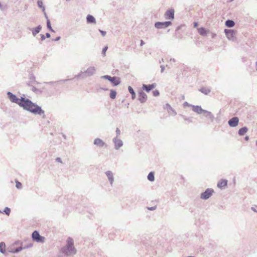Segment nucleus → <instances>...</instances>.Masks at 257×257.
Listing matches in <instances>:
<instances>
[{"label": "nucleus", "instance_id": "nucleus-1", "mask_svg": "<svg viewBox=\"0 0 257 257\" xmlns=\"http://www.w3.org/2000/svg\"><path fill=\"white\" fill-rule=\"evenodd\" d=\"M7 96L12 102L18 104L24 110L35 114L42 116L43 118L45 117V112L41 107L36 103H33L29 99L24 97H21V98H19L16 95L10 91L7 92Z\"/></svg>", "mask_w": 257, "mask_h": 257}, {"label": "nucleus", "instance_id": "nucleus-2", "mask_svg": "<svg viewBox=\"0 0 257 257\" xmlns=\"http://www.w3.org/2000/svg\"><path fill=\"white\" fill-rule=\"evenodd\" d=\"M61 252L67 256L71 255L76 253V249L73 246V240L71 237L67 239L66 245L61 248Z\"/></svg>", "mask_w": 257, "mask_h": 257}, {"label": "nucleus", "instance_id": "nucleus-3", "mask_svg": "<svg viewBox=\"0 0 257 257\" xmlns=\"http://www.w3.org/2000/svg\"><path fill=\"white\" fill-rule=\"evenodd\" d=\"M214 193V190L212 188H208L206 190L201 193L200 194V198L202 200H207L209 199Z\"/></svg>", "mask_w": 257, "mask_h": 257}, {"label": "nucleus", "instance_id": "nucleus-4", "mask_svg": "<svg viewBox=\"0 0 257 257\" xmlns=\"http://www.w3.org/2000/svg\"><path fill=\"white\" fill-rule=\"evenodd\" d=\"M33 240L37 242L43 243L44 242L45 237L40 235L39 232L37 230H35L32 234Z\"/></svg>", "mask_w": 257, "mask_h": 257}, {"label": "nucleus", "instance_id": "nucleus-5", "mask_svg": "<svg viewBox=\"0 0 257 257\" xmlns=\"http://www.w3.org/2000/svg\"><path fill=\"white\" fill-rule=\"evenodd\" d=\"M172 24L171 21L157 22L155 23V27L158 29H165L171 26Z\"/></svg>", "mask_w": 257, "mask_h": 257}, {"label": "nucleus", "instance_id": "nucleus-6", "mask_svg": "<svg viewBox=\"0 0 257 257\" xmlns=\"http://www.w3.org/2000/svg\"><path fill=\"white\" fill-rule=\"evenodd\" d=\"M236 31L230 29H225L224 33L226 35V37L231 41H234L235 39V35L236 34Z\"/></svg>", "mask_w": 257, "mask_h": 257}, {"label": "nucleus", "instance_id": "nucleus-7", "mask_svg": "<svg viewBox=\"0 0 257 257\" xmlns=\"http://www.w3.org/2000/svg\"><path fill=\"white\" fill-rule=\"evenodd\" d=\"M115 150H118L123 145V142L119 138L114 137L112 139Z\"/></svg>", "mask_w": 257, "mask_h": 257}, {"label": "nucleus", "instance_id": "nucleus-8", "mask_svg": "<svg viewBox=\"0 0 257 257\" xmlns=\"http://www.w3.org/2000/svg\"><path fill=\"white\" fill-rule=\"evenodd\" d=\"M175 11L173 9H170L166 11L164 14V17L166 20H173L174 19Z\"/></svg>", "mask_w": 257, "mask_h": 257}, {"label": "nucleus", "instance_id": "nucleus-9", "mask_svg": "<svg viewBox=\"0 0 257 257\" xmlns=\"http://www.w3.org/2000/svg\"><path fill=\"white\" fill-rule=\"evenodd\" d=\"M96 71V69L94 66H90L84 72V75L86 77L91 76L95 74Z\"/></svg>", "mask_w": 257, "mask_h": 257}, {"label": "nucleus", "instance_id": "nucleus-10", "mask_svg": "<svg viewBox=\"0 0 257 257\" xmlns=\"http://www.w3.org/2000/svg\"><path fill=\"white\" fill-rule=\"evenodd\" d=\"M239 123V119L236 116H234L230 119L228 121V125L232 127L237 126Z\"/></svg>", "mask_w": 257, "mask_h": 257}, {"label": "nucleus", "instance_id": "nucleus-11", "mask_svg": "<svg viewBox=\"0 0 257 257\" xmlns=\"http://www.w3.org/2000/svg\"><path fill=\"white\" fill-rule=\"evenodd\" d=\"M93 144L97 147L102 148L107 146L106 144L99 138H96L94 140Z\"/></svg>", "mask_w": 257, "mask_h": 257}, {"label": "nucleus", "instance_id": "nucleus-12", "mask_svg": "<svg viewBox=\"0 0 257 257\" xmlns=\"http://www.w3.org/2000/svg\"><path fill=\"white\" fill-rule=\"evenodd\" d=\"M147 99V94L142 90L139 92V97L138 100L141 103H145Z\"/></svg>", "mask_w": 257, "mask_h": 257}, {"label": "nucleus", "instance_id": "nucleus-13", "mask_svg": "<svg viewBox=\"0 0 257 257\" xmlns=\"http://www.w3.org/2000/svg\"><path fill=\"white\" fill-rule=\"evenodd\" d=\"M157 86L156 83H154L151 84H143L142 88L144 90H145L147 92H150L151 90L155 88Z\"/></svg>", "mask_w": 257, "mask_h": 257}, {"label": "nucleus", "instance_id": "nucleus-14", "mask_svg": "<svg viewBox=\"0 0 257 257\" xmlns=\"http://www.w3.org/2000/svg\"><path fill=\"white\" fill-rule=\"evenodd\" d=\"M192 110L198 114L204 113L205 109H203L199 105H192Z\"/></svg>", "mask_w": 257, "mask_h": 257}, {"label": "nucleus", "instance_id": "nucleus-15", "mask_svg": "<svg viewBox=\"0 0 257 257\" xmlns=\"http://www.w3.org/2000/svg\"><path fill=\"white\" fill-rule=\"evenodd\" d=\"M28 29L32 32L33 36L35 37L41 31L42 26L39 25L36 28H28Z\"/></svg>", "mask_w": 257, "mask_h": 257}, {"label": "nucleus", "instance_id": "nucleus-16", "mask_svg": "<svg viewBox=\"0 0 257 257\" xmlns=\"http://www.w3.org/2000/svg\"><path fill=\"white\" fill-rule=\"evenodd\" d=\"M105 174L107 176L110 185H112L114 181V177L113 173L111 171H107L106 172H105Z\"/></svg>", "mask_w": 257, "mask_h": 257}, {"label": "nucleus", "instance_id": "nucleus-17", "mask_svg": "<svg viewBox=\"0 0 257 257\" xmlns=\"http://www.w3.org/2000/svg\"><path fill=\"white\" fill-rule=\"evenodd\" d=\"M203 114L205 117L209 119L211 121H213L214 119V116L210 111L205 110L204 113Z\"/></svg>", "mask_w": 257, "mask_h": 257}, {"label": "nucleus", "instance_id": "nucleus-18", "mask_svg": "<svg viewBox=\"0 0 257 257\" xmlns=\"http://www.w3.org/2000/svg\"><path fill=\"white\" fill-rule=\"evenodd\" d=\"M227 185V180L225 179L220 180L217 183V187L220 189L226 186Z\"/></svg>", "mask_w": 257, "mask_h": 257}, {"label": "nucleus", "instance_id": "nucleus-19", "mask_svg": "<svg viewBox=\"0 0 257 257\" xmlns=\"http://www.w3.org/2000/svg\"><path fill=\"white\" fill-rule=\"evenodd\" d=\"M166 108L168 111V113L171 115H176L177 114V112L175 110L171 107V106L169 104H166Z\"/></svg>", "mask_w": 257, "mask_h": 257}, {"label": "nucleus", "instance_id": "nucleus-20", "mask_svg": "<svg viewBox=\"0 0 257 257\" xmlns=\"http://www.w3.org/2000/svg\"><path fill=\"white\" fill-rule=\"evenodd\" d=\"M110 82L113 86H117L120 83V79L116 76L112 77V79L111 80Z\"/></svg>", "mask_w": 257, "mask_h": 257}, {"label": "nucleus", "instance_id": "nucleus-21", "mask_svg": "<svg viewBox=\"0 0 257 257\" xmlns=\"http://www.w3.org/2000/svg\"><path fill=\"white\" fill-rule=\"evenodd\" d=\"M86 21L87 23L89 24H96V20L95 18L90 15H88L86 17Z\"/></svg>", "mask_w": 257, "mask_h": 257}, {"label": "nucleus", "instance_id": "nucleus-22", "mask_svg": "<svg viewBox=\"0 0 257 257\" xmlns=\"http://www.w3.org/2000/svg\"><path fill=\"white\" fill-rule=\"evenodd\" d=\"M225 26L228 28H232L235 25L234 22L232 20H227L225 23Z\"/></svg>", "mask_w": 257, "mask_h": 257}, {"label": "nucleus", "instance_id": "nucleus-23", "mask_svg": "<svg viewBox=\"0 0 257 257\" xmlns=\"http://www.w3.org/2000/svg\"><path fill=\"white\" fill-rule=\"evenodd\" d=\"M248 128L246 126L240 128L238 131V135L240 136H243L247 131Z\"/></svg>", "mask_w": 257, "mask_h": 257}, {"label": "nucleus", "instance_id": "nucleus-24", "mask_svg": "<svg viewBox=\"0 0 257 257\" xmlns=\"http://www.w3.org/2000/svg\"><path fill=\"white\" fill-rule=\"evenodd\" d=\"M198 32L201 36H206L207 34V30L203 27H201L198 29Z\"/></svg>", "mask_w": 257, "mask_h": 257}, {"label": "nucleus", "instance_id": "nucleus-25", "mask_svg": "<svg viewBox=\"0 0 257 257\" xmlns=\"http://www.w3.org/2000/svg\"><path fill=\"white\" fill-rule=\"evenodd\" d=\"M199 91L202 93L207 95L210 92L211 90L209 88L202 87L199 89Z\"/></svg>", "mask_w": 257, "mask_h": 257}, {"label": "nucleus", "instance_id": "nucleus-26", "mask_svg": "<svg viewBox=\"0 0 257 257\" xmlns=\"http://www.w3.org/2000/svg\"><path fill=\"white\" fill-rule=\"evenodd\" d=\"M128 90L129 92L132 94V98L133 99H135L136 93H135L134 90L133 89V88L131 86H129L128 87Z\"/></svg>", "mask_w": 257, "mask_h": 257}, {"label": "nucleus", "instance_id": "nucleus-27", "mask_svg": "<svg viewBox=\"0 0 257 257\" xmlns=\"http://www.w3.org/2000/svg\"><path fill=\"white\" fill-rule=\"evenodd\" d=\"M147 178L150 181L153 182L155 180L154 173L151 172L149 173Z\"/></svg>", "mask_w": 257, "mask_h": 257}, {"label": "nucleus", "instance_id": "nucleus-28", "mask_svg": "<svg viewBox=\"0 0 257 257\" xmlns=\"http://www.w3.org/2000/svg\"><path fill=\"white\" fill-rule=\"evenodd\" d=\"M6 244L4 242H0V252L2 253H5L6 252L5 250Z\"/></svg>", "mask_w": 257, "mask_h": 257}, {"label": "nucleus", "instance_id": "nucleus-29", "mask_svg": "<svg viewBox=\"0 0 257 257\" xmlns=\"http://www.w3.org/2000/svg\"><path fill=\"white\" fill-rule=\"evenodd\" d=\"M25 248V247H19L15 249H12L11 250L9 251L10 252L12 253H18L20 251H21L23 249Z\"/></svg>", "mask_w": 257, "mask_h": 257}, {"label": "nucleus", "instance_id": "nucleus-30", "mask_svg": "<svg viewBox=\"0 0 257 257\" xmlns=\"http://www.w3.org/2000/svg\"><path fill=\"white\" fill-rule=\"evenodd\" d=\"M38 6L41 8L43 12H44L45 11V8L43 6V3L41 0H38L37 2Z\"/></svg>", "mask_w": 257, "mask_h": 257}, {"label": "nucleus", "instance_id": "nucleus-31", "mask_svg": "<svg viewBox=\"0 0 257 257\" xmlns=\"http://www.w3.org/2000/svg\"><path fill=\"white\" fill-rule=\"evenodd\" d=\"M116 95V92L114 90L111 89L110 92V95H109L110 98L112 99H114V98H115Z\"/></svg>", "mask_w": 257, "mask_h": 257}, {"label": "nucleus", "instance_id": "nucleus-32", "mask_svg": "<svg viewBox=\"0 0 257 257\" xmlns=\"http://www.w3.org/2000/svg\"><path fill=\"white\" fill-rule=\"evenodd\" d=\"M31 90L32 91H33L34 92H35L36 94H40L42 92V90H41L40 89H39L36 88L34 86H32Z\"/></svg>", "mask_w": 257, "mask_h": 257}, {"label": "nucleus", "instance_id": "nucleus-33", "mask_svg": "<svg viewBox=\"0 0 257 257\" xmlns=\"http://www.w3.org/2000/svg\"><path fill=\"white\" fill-rule=\"evenodd\" d=\"M47 27L48 30L51 31L52 32H54V30L53 29V28L51 27V22L50 20H48L47 21Z\"/></svg>", "mask_w": 257, "mask_h": 257}, {"label": "nucleus", "instance_id": "nucleus-34", "mask_svg": "<svg viewBox=\"0 0 257 257\" xmlns=\"http://www.w3.org/2000/svg\"><path fill=\"white\" fill-rule=\"evenodd\" d=\"M101 78L102 79L107 80L109 81L110 82L111 81V80L112 79V77H111L109 75H104V76H101Z\"/></svg>", "mask_w": 257, "mask_h": 257}, {"label": "nucleus", "instance_id": "nucleus-35", "mask_svg": "<svg viewBox=\"0 0 257 257\" xmlns=\"http://www.w3.org/2000/svg\"><path fill=\"white\" fill-rule=\"evenodd\" d=\"M4 212L7 215H9L10 214V212H11V209L10 208L8 207H6L4 210Z\"/></svg>", "mask_w": 257, "mask_h": 257}, {"label": "nucleus", "instance_id": "nucleus-36", "mask_svg": "<svg viewBox=\"0 0 257 257\" xmlns=\"http://www.w3.org/2000/svg\"><path fill=\"white\" fill-rule=\"evenodd\" d=\"M83 74H84V72L81 71L78 74L75 75V77L77 78H83Z\"/></svg>", "mask_w": 257, "mask_h": 257}, {"label": "nucleus", "instance_id": "nucleus-37", "mask_svg": "<svg viewBox=\"0 0 257 257\" xmlns=\"http://www.w3.org/2000/svg\"><path fill=\"white\" fill-rule=\"evenodd\" d=\"M115 132H116V136L115 137L118 138L119 136L120 135V134H121L120 130L117 127L116 129Z\"/></svg>", "mask_w": 257, "mask_h": 257}, {"label": "nucleus", "instance_id": "nucleus-38", "mask_svg": "<svg viewBox=\"0 0 257 257\" xmlns=\"http://www.w3.org/2000/svg\"><path fill=\"white\" fill-rule=\"evenodd\" d=\"M16 187L18 189H21V187H22V184H21V183L19 182V181H16Z\"/></svg>", "mask_w": 257, "mask_h": 257}, {"label": "nucleus", "instance_id": "nucleus-39", "mask_svg": "<svg viewBox=\"0 0 257 257\" xmlns=\"http://www.w3.org/2000/svg\"><path fill=\"white\" fill-rule=\"evenodd\" d=\"M153 95L154 96H158L160 94V92L158 90H155L153 91Z\"/></svg>", "mask_w": 257, "mask_h": 257}, {"label": "nucleus", "instance_id": "nucleus-40", "mask_svg": "<svg viewBox=\"0 0 257 257\" xmlns=\"http://www.w3.org/2000/svg\"><path fill=\"white\" fill-rule=\"evenodd\" d=\"M29 79L30 81H32L33 82H36L35 77L33 75H31Z\"/></svg>", "mask_w": 257, "mask_h": 257}, {"label": "nucleus", "instance_id": "nucleus-41", "mask_svg": "<svg viewBox=\"0 0 257 257\" xmlns=\"http://www.w3.org/2000/svg\"><path fill=\"white\" fill-rule=\"evenodd\" d=\"M108 49V47L107 46H105L103 49H102V54L103 55H105V53H106V51H107Z\"/></svg>", "mask_w": 257, "mask_h": 257}, {"label": "nucleus", "instance_id": "nucleus-42", "mask_svg": "<svg viewBox=\"0 0 257 257\" xmlns=\"http://www.w3.org/2000/svg\"><path fill=\"white\" fill-rule=\"evenodd\" d=\"M182 117L185 120L187 121L188 122H192V120L190 118H187L184 115H182Z\"/></svg>", "mask_w": 257, "mask_h": 257}, {"label": "nucleus", "instance_id": "nucleus-43", "mask_svg": "<svg viewBox=\"0 0 257 257\" xmlns=\"http://www.w3.org/2000/svg\"><path fill=\"white\" fill-rule=\"evenodd\" d=\"M156 208H157V206H153V207H147V209L149 210H151V211L155 210L156 209Z\"/></svg>", "mask_w": 257, "mask_h": 257}, {"label": "nucleus", "instance_id": "nucleus-44", "mask_svg": "<svg viewBox=\"0 0 257 257\" xmlns=\"http://www.w3.org/2000/svg\"><path fill=\"white\" fill-rule=\"evenodd\" d=\"M183 105H184V106H191L192 107L193 105L190 104L188 102L185 101V102H184Z\"/></svg>", "mask_w": 257, "mask_h": 257}, {"label": "nucleus", "instance_id": "nucleus-45", "mask_svg": "<svg viewBox=\"0 0 257 257\" xmlns=\"http://www.w3.org/2000/svg\"><path fill=\"white\" fill-rule=\"evenodd\" d=\"M100 33H101V34L102 35V36H105L106 35V32L105 31H102L101 30H99Z\"/></svg>", "mask_w": 257, "mask_h": 257}, {"label": "nucleus", "instance_id": "nucleus-46", "mask_svg": "<svg viewBox=\"0 0 257 257\" xmlns=\"http://www.w3.org/2000/svg\"><path fill=\"white\" fill-rule=\"evenodd\" d=\"M40 36H41V41H43L45 40L46 37H45V36L44 35L40 34Z\"/></svg>", "mask_w": 257, "mask_h": 257}, {"label": "nucleus", "instance_id": "nucleus-47", "mask_svg": "<svg viewBox=\"0 0 257 257\" xmlns=\"http://www.w3.org/2000/svg\"><path fill=\"white\" fill-rule=\"evenodd\" d=\"M33 82H32V81H30L29 80L27 83V85H29V86H33Z\"/></svg>", "mask_w": 257, "mask_h": 257}, {"label": "nucleus", "instance_id": "nucleus-48", "mask_svg": "<svg viewBox=\"0 0 257 257\" xmlns=\"http://www.w3.org/2000/svg\"><path fill=\"white\" fill-rule=\"evenodd\" d=\"M161 72L163 73L165 70V66L164 65H161Z\"/></svg>", "mask_w": 257, "mask_h": 257}, {"label": "nucleus", "instance_id": "nucleus-49", "mask_svg": "<svg viewBox=\"0 0 257 257\" xmlns=\"http://www.w3.org/2000/svg\"><path fill=\"white\" fill-rule=\"evenodd\" d=\"M56 161L58 162H60L61 163H62V160L59 157H57L56 159Z\"/></svg>", "mask_w": 257, "mask_h": 257}, {"label": "nucleus", "instance_id": "nucleus-50", "mask_svg": "<svg viewBox=\"0 0 257 257\" xmlns=\"http://www.w3.org/2000/svg\"><path fill=\"white\" fill-rule=\"evenodd\" d=\"M50 37H51V35H50V34L49 33H46V36H45V37L49 38H50Z\"/></svg>", "mask_w": 257, "mask_h": 257}, {"label": "nucleus", "instance_id": "nucleus-51", "mask_svg": "<svg viewBox=\"0 0 257 257\" xmlns=\"http://www.w3.org/2000/svg\"><path fill=\"white\" fill-rule=\"evenodd\" d=\"M198 24L197 22H194L193 26L194 28H196L198 26Z\"/></svg>", "mask_w": 257, "mask_h": 257}, {"label": "nucleus", "instance_id": "nucleus-52", "mask_svg": "<svg viewBox=\"0 0 257 257\" xmlns=\"http://www.w3.org/2000/svg\"><path fill=\"white\" fill-rule=\"evenodd\" d=\"M60 38H60V37H59H59H56V38L54 40V41H59V40L60 39Z\"/></svg>", "mask_w": 257, "mask_h": 257}, {"label": "nucleus", "instance_id": "nucleus-53", "mask_svg": "<svg viewBox=\"0 0 257 257\" xmlns=\"http://www.w3.org/2000/svg\"><path fill=\"white\" fill-rule=\"evenodd\" d=\"M44 12V14L45 17L46 19H47V21L48 20H49V19H48V16H47V14H46V12H45V11L44 12Z\"/></svg>", "mask_w": 257, "mask_h": 257}, {"label": "nucleus", "instance_id": "nucleus-54", "mask_svg": "<svg viewBox=\"0 0 257 257\" xmlns=\"http://www.w3.org/2000/svg\"><path fill=\"white\" fill-rule=\"evenodd\" d=\"M251 209L253 211H254V212H257V210H256V209H255L254 207H251Z\"/></svg>", "mask_w": 257, "mask_h": 257}, {"label": "nucleus", "instance_id": "nucleus-55", "mask_svg": "<svg viewBox=\"0 0 257 257\" xmlns=\"http://www.w3.org/2000/svg\"><path fill=\"white\" fill-rule=\"evenodd\" d=\"M32 246V243H30L29 245H27V246H25V248H28V247H31Z\"/></svg>", "mask_w": 257, "mask_h": 257}, {"label": "nucleus", "instance_id": "nucleus-56", "mask_svg": "<svg viewBox=\"0 0 257 257\" xmlns=\"http://www.w3.org/2000/svg\"><path fill=\"white\" fill-rule=\"evenodd\" d=\"M144 44H145L143 40H141L140 45H141V46H143Z\"/></svg>", "mask_w": 257, "mask_h": 257}, {"label": "nucleus", "instance_id": "nucleus-57", "mask_svg": "<svg viewBox=\"0 0 257 257\" xmlns=\"http://www.w3.org/2000/svg\"><path fill=\"white\" fill-rule=\"evenodd\" d=\"M170 61H172L173 62H176V60L174 58H171L170 60Z\"/></svg>", "mask_w": 257, "mask_h": 257}, {"label": "nucleus", "instance_id": "nucleus-58", "mask_svg": "<svg viewBox=\"0 0 257 257\" xmlns=\"http://www.w3.org/2000/svg\"><path fill=\"white\" fill-rule=\"evenodd\" d=\"M100 89L104 91H107L108 90V89L106 88H100Z\"/></svg>", "mask_w": 257, "mask_h": 257}, {"label": "nucleus", "instance_id": "nucleus-59", "mask_svg": "<svg viewBox=\"0 0 257 257\" xmlns=\"http://www.w3.org/2000/svg\"><path fill=\"white\" fill-rule=\"evenodd\" d=\"M245 140L246 141H248V139H249V137L248 136H246L244 138Z\"/></svg>", "mask_w": 257, "mask_h": 257}, {"label": "nucleus", "instance_id": "nucleus-60", "mask_svg": "<svg viewBox=\"0 0 257 257\" xmlns=\"http://www.w3.org/2000/svg\"><path fill=\"white\" fill-rule=\"evenodd\" d=\"M53 83H54V82H52V81H50L49 82H46V83L50 84H53Z\"/></svg>", "mask_w": 257, "mask_h": 257}, {"label": "nucleus", "instance_id": "nucleus-61", "mask_svg": "<svg viewBox=\"0 0 257 257\" xmlns=\"http://www.w3.org/2000/svg\"><path fill=\"white\" fill-rule=\"evenodd\" d=\"M180 28H181V27H180V26H178V27L177 28V29H176V31H178V30H179L180 29Z\"/></svg>", "mask_w": 257, "mask_h": 257}, {"label": "nucleus", "instance_id": "nucleus-62", "mask_svg": "<svg viewBox=\"0 0 257 257\" xmlns=\"http://www.w3.org/2000/svg\"><path fill=\"white\" fill-rule=\"evenodd\" d=\"M162 61H164V59H163V58H162V60H161V61H159V63H161V62H162Z\"/></svg>", "mask_w": 257, "mask_h": 257}, {"label": "nucleus", "instance_id": "nucleus-63", "mask_svg": "<svg viewBox=\"0 0 257 257\" xmlns=\"http://www.w3.org/2000/svg\"><path fill=\"white\" fill-rule=\"evenodd\" d=\"M162 61H164V59H163V58H162V60H161V61H159V63H161V62H162Z\"/></svg>", "mask_w": 257, "mask_h": 257}, {"label": "nucleus", "instance_id": "nucleus-64", "mask_svg": "<svg viewBox=\"0 0 257 257\" xmlns=\"http://www.w3.org/2000/svg\"><path fill=\"white\" fill-rule=\"evenodd\" d=\"M162 61H164V59H163V58H162V60H161V61H159V63H161V62H162Z\"/></svg>", "mask_w": 257, "mask_h": 257}]
</instances>
